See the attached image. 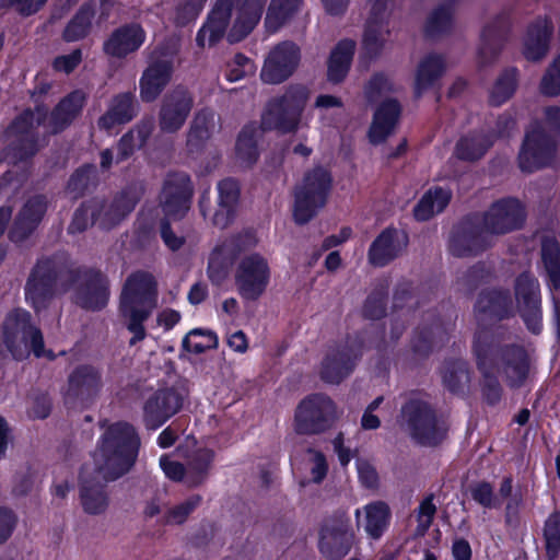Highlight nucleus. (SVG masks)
Instances as JSON below:
<instances>
[{"label":"nucleus","mask_w":560,"mask_h":560,"mask_svg":"<svg viewBox=\"0 0 560 560\" xmlns=\"http://www.w3.org/2000/svg\"><path fill=\"white\" fill-rule=\"evenodd\" d=\"M74 288V302L85 311L98 312L109 301V280L98 268L75 266L65 252L38 258L25 283V298L36 313L48 307L57 284Z\"/></svg>","instance_id":"obj_1"},{"label":"nucleus","mask_w":560,"mask_h":560,"mask_svg":"<svg viewBox=\"0 0 560 560\" xmlns=\"http://www.w3.org/2000/svg\"><path fill=\"white\" fill-rule=\"evenodd\" d=\"M268 0H215L205 24L196 35L199 47L214 46L225 35L233 8L237 4L236 18L228 33L231 44L245 39L259 24Z\"/></svg>","instance_id":"obj_2"},{"label":"nucleus","mask_w":560,"mask_h":560,"mask_svg":"<svg viewBox=\"0 0 560 560\" xmlns=\"http://www.w3.org/2000/svg\"><path fill=\"white\" fill-rule=\"evenodd\" d=\"M472 353L475 359H480L483 354L486 364L502 375L510 389L524 387L534 370L532 357L524 345L504 343L490 329H481L475 334Z\"/></svg>","instance_id":"obj_3"},{"label":"nucleus","mask_w":560,"mask_h":560,"mask_svg":"<svg viewBox=\"0 0 560 560\" xmlns=\"http://www.w3.org/2000/svg\"><path fill=\"white\" fill-rule=\"evenodd\" d=\"M143 194L141 185L130 183L115 192L110 199L95 196L83 201L74 210L68 233H83L90 225H97L104 231L116 228L132 213Z\"/></svg>","instance_id":"obj_4"},{"label":"nucleus","mask_w":560,"mask_h":560,"mask_svg":"<svg viewBox=\"0 0 560 560\" xmlns=\"http://www.w3.org/2000/svg\"><path fill=\"white\" fill-rule=\"evenodd\" d=\"M158 283L154 277L147 271L131 273L124 285L119 312L121 317L128 319L127 329L132 334L129 346H136L147 337L144 323L156 304Z\"/></svg>","instance_id":"obj_5"},{"label":"nucleus","mask_w":560,"mask_h":560,"mask_svg":"<svg viewBox=\"0 0 560 560\" xmlns=\"http://www.w3.org/2000/svg\"><path fill=\"white\" fill-rule=\"evenodd\" d=\"M140 445V436L132 424L120 421L109 425L100 445L104 477L114 481L126 475L138 458Z\"/></svg>","instance_id":"obj_6"},{"label":"nucleus","mask_w":560,"mask_h":560,"mask_svg":"<svg viewBox=\"0 0 560 560\" xmlns=\"http://www.w3.org/2000/svg\"><path fill=\"white\" fill-rule=\"evenodd\" d=\"M400 416L411 439L421 446L435 447L447 438V421L424 399L409 397L401 406Z\"/></svg>","instance_id":"obj_7"},{"label":"nucleus","mask_w":560,"mask_h":560,"mask_svg":"<svg viewBox=\"0 0 560 560\" xmlns=\"http://www.w3.org/2000/svg\"><path fill=\"white\" fill-rule=\"evenodd\" d=\"M366 350V332L357 330L328 347L320 363L323 382L339 385L348 378L361 362Z\"/></svg>","instance_id":"obj_8"},{"label":"nucleus","mask_w":560,"mask_h":560,"mask_svg":"<svg viewBox=\"0 0 560 560\" xmlns=\"http://www.w3.org/2000/svg\"><path fill=\"white\" fill-rule=\"evenodd\" d=\"M332 182L331 172L322 165L305 172L301 185L294 189L292 217L295 224H307L326 206Z\"/></svg>","instance_id":"obj_9"},{"label":"nucleus","mask_w":560,"mask_h":560,"mask_svg":"<svg viewBox=\"0 0 560 560\" xmlns=\"http://www.w3.org/2000/svg\"><path fill=\"white\" fill-rule=\"evenodd\" d=\"M308 100V90L302 84L289 85L284 93L271 98L261 115V129L281 133L294 132Z\"/></svg>","instance_id":"obj_10"},{"label":"nucleus","mask_w":560,"mask_h":560,"mask_svg":"<svg viewBox=\"0 0 560 560\" xmlns=\"http://www.w3.org/2000/svg\"><path fill=\"white\" fill-rule=\"evenodd\" d=\"M3 343L15 360L23 358L19 340L26 346L36 358L44 352V336L42 330L32 323V314L21 307L10 311L2 325Z\"/></svg>","instance_id":"obj_11"},{"label":"nucleus","mask_w":560,"mask_h":560,"mask_svg":"<svg viewBox=\"0 0 560 560\" xmlns=\"http://www.w3.org/2000/svg\"><path fill=\"white\" fill-rule=\"evenodd\" d=\"M515 311L526 329L538 336L544 329L542 295L538 278L529 270L520 272L513 283Z\"/></svg>","instance_id":"obj_12"},{"label":"nucleus","mask_w":560,"mask_h":560,"mask_svg":"<svg viewBox=\"0 0 560 560\" xmlns=\"http://www.w3.org/2000/svg\"><path fill=\"white\" fill-rule=\"evenodd\" d=\"M559 141L548 135L541 122L537 121L525 131L517 165L523 173L532 174L549 167L556 160Z\"/></svg>","instance_id":"obj_13"},{"label":"nucleus","mask_w":560,"mask_h":560,"mask_svg":"<svg viewBox=\"0 0 560 560\" xmlns=\"http://www.w3.org/2000/svg\"><path fill=\"white\" fill-rule=\"evenodd\" d=\"M102 388V370L89 363L79 364L68 375L67 385L61 392L63 404L68 409H88Z\"/></svg>","instance_id":"obj_14"},{"label":"nucleus","mask_w":560,"mask_h":560,"mask_svg":"<svg viewBox=\"0 0 560 560\" xmlns=\"http://www.w3.org/2000/svg\"><path fill=\"white\" fill-rule=\"evenodd\" d=\"M336 405L322 393L310 394L298 405L294 431L300 435H317L329 430L335 421Z\"/></svg>","instance_id":"obj_15"},{"label":"nucleus","mask_w":560,"mask_h":560,"mask_svg":"<svg viewBox=\"0 0 560 560\" xmlns=\"http://www.w3.org/2000/svg\"><path fill=\"white\" fill-rule=\"evenodd\" d=\"M270 279L268 259L256 252L243 256L235 268V288L244 302L258 301L266 293Z\"/></svg>","instance_id":"obj_16"},{"label":"nucleus","mask_w":560,"mask_h":560,"mask_svg":"<svg viewBox=\"0 0 560 560\" xmlns=\"http://www.w3.org/2000/svg\"><path fill=\"white\" fill-rule=\"evenodd\" d=\"M10 139L5 151L7 158L14 164L30 162L39 151V135L34 126V113L23 109L7 128Z\"/></svg>","instance_id":"obj_17"},{"label":"nucleus","mask_w":560,"mask_h":560,"mask_svg":"<svg viewBox=\"0 0 560 560\" xmlns=\"http://www.w3.org/2000/svg\"><path fill=\"white\" fill-rule=\"evenodd\" d=\"M487 233L480 214L469 213L453 228L448 240V250L457 258L480 255L491 246Z\"/></svg>","instance_id":"obj_18"},{"label":"nucleus","mask_w":560,"mask_h":560,"mask_svg":"<svg viewBox=\"0 0 560 560\" xmlns=\"http://www.w3.org/2000/svg\"><path fill=\"white\" fill-rule=\"evenodd\" d=\"M354 532L345 511H338L326 518L319 530L318 549L330 560L347 556L354 544Z\"/></svg>","instance_id":"obj_19"},{"label":"nucleus","mask_w":560,"mask_h":560,"mask_svg":"<svg viewBox=\"0 0 560 560\" xmlns=\"http://www.w3.org/2000/svg\"><path fill=\"white\" fill-rule=\"evenodd\" d=\"M188 395L184 386L173 385L158 388L143 405V423L149 430H158L178 413Z\"/></svg>","instance_id":"obj_20"},{"label":"nucleus","mask_w":560,"mask_h":560,"mask_svg":"<svg viewBox=\"0 0 560 560\" xmlns=\"http://www.w3.org/2000/svg\"><path fill=\"white\" fill-rule=\"evenodd\" d=\"M195 106L194 93L184 84L168 90L161 100L158 113L159 128L163 133H176L186 124Z\"/></svg>","instance_id":"obj_21"},{"label":"nucleus","mask_w":560,"mask_h":560,"mask_svg":"<svg viewBox=\"0 0 560 560\" xmlns=\"http://www.w3.org/2000/svg\"><path fill=\"white\" fill-rule=\"evenodd\" d=\"M486 231L491 235H504L523 228L526 213L522 202L513 197L494 201L480 215Z\"/></svg>","instance_id":"obj_22"},{"label":"nucleus","mask_w":560,"mask_h":560,"mask_svg":"<svg viewBox=\"0 0 560 560\" xmlns=\"http://www.w3.org/2000/svg\"><path fill=\"white\" fill-rule=\"evenodd\" d=\"M192 185L183 172L168 173L164 179L160 202L165 217L182 218L189 209Z\"/></svg>","instance_id":"obj_23"},{"label":"nucleus","mask_w":560,"mask_h":560,"mask_svg":"<svg viewBox=\"0 0 560 560\" xmlns=\"http://www.w3.org/2000/svg\"><path fill=\"white\" fill-rule=\"evenodd\" d=\"M512 30L511 16L508 12L499 13L481 31L477 59L480 67L492 65L500 56Z\"/></svg>","instance_id":"obj_24"},{"label":"nucleus","mask_w":560,"mask_h":560,"mask_svg":"<svg viewBox=\"0 0 560 560\" xmlns=\"http://www.w3.org/2000/svg\"><path fill=\"white\" fill-rule=\"evenodd\" d=\"M300 48L293 42H282L270 50L260 77L264 82L279 84L290 78L299 66Z\"/></svg>","instance_id":"obj_25"},{"label":"nucleus","mask_w":560,"mask_h":560,"mask_svg":"<svg viewBox=\"0 0 560 560\" xmlns=\"http://www.w3.org/2000/svg\"><path fill=\"white\" fill-rule=\"evenodd\" d=\"M409 235L405 230L390 225L373 240L368 249V261L375 268L388 266L408 247Z\"/></svg>","instance_id":"obj_26"},{"label":"nucleus","mask_w":560,"mask_h":560,"mask_svg":"<svg viewBox=\"0 0 560 560\" xmlns=\"http://www.w3.org/2000/svg\"><path fill=\"white\" fill-rule=\"evenodd\" d=\"M48 210V199L44 194L31 196L21 207L9 230L13 243H23L31 237L42 223Z\"/></svg>","instance_id":"obj_27"},{"label":"nucleus","mask_w":560,"mask_h":560,"mask_svg":"<svg viewBox=\"0 0 560 560\" xmlns=\"http://www.w3.org/2000/svg\"><path fill=\"white\" fill-rule=\"evenodd\" d=\"M147 33L143 26L137 22L125 23L112 31L103 42V52L116 59H126L137 52L145 43Z\"/></svg>","instance_id":"obj_28"},{"label":"nucleus","mask_w":560,"mask_h":560,"mask_svg":"<svg viewBox=\"0 0 560 560\" xmlns=\"http://www.w3.org/2000/svg\"><path fill=\"white\" fill-rule=\"evenodd\" d=\"M174 63L168 58H155L149 62L139 79V93L143 103L155 102L172 81Z\"/></svg>","instance_id":"obj_29"},{"label":"nucleus","mask_w":560,"mask_h":560,"mask_svg":"<svg viewBox=\"0 0 560 560\" xmlns=\"http://www.w3.org/2000/svg\"><path fill=\"white\" fill-rule=\"evenodd\" d=\"M139 112V103L132 91L114 95L106 112L98 117L97 127L109 131L116 126L127 125L132 121Z\"/></svg>","instance_id":"obj_30"},{"label":"nucleus","mask_w":560,"mask_h":560,"mask_svg":"<svg viewBox=\"0 0 560 560\" xmlns=\"http://www.w3.org/2000/svg\"><path fill=\"white\" fill-rule=\"evenodd\" d=\"M476 308L479 313L499 322L516 315L512 294L506 288L482 290L477 298Z\"/></svg>","instance_id":"obj_31"},{"label":"nucleus","mask_w":560,"mask_h":560,"mask_svg":"<svg viewBox=\"0 0 560 560\" xmlns=\"http://www.w3.org/2000/svg\"><path fill=\"white\" fill-rule=\"evenodd\" d=\"M553 25L548 16L535 19L526 30L523 55L529 61L541 60L549 50Z\"/></svg>","instance_id":"obj_32"},{"label":"nucleus","mask_w":560,"mask_h":560,"mask_svg":"<svg viewBox=\"0 0 560 560\" xmlns=\"http://www.w3.org/2000/svg\"><path fill=\"white\" fill-rule=\"evenodd\" d=\"M401 114L400 103L396 98L382 102L375 109L368 137L372 144L384 142L394 131Z\"/></svg>","instance_id":"obj_33"},{"label":"nucleus","mask_w":560,"mask_h":560,"mask_svg":"<svg viewBox=\"0 0 560 560\" xmlns=\"http://www.w3.org/2000/svg\"><path fill=\"white\" fill-rule=\"evenodd\" d=\"M85 100V94L80 90H74L62 97L49 115L51 132L56 135L66 130L81 114Z\"/></svg>","instance_id":"obj_34"},{"label":"nucleus","mask_w":560,"mask_h":560,"mask_svg":"<svg viewBox=\"0 0 560 560\" xmlns=\"http://www.w3.org/2000/svg\"><path fill=\"white\" fill-rule=\"evenodd\" d=\"M355 52V42L350 38L339 40L327 60V80L332 84L343 82L351 69Z\"/></svg>","instance_id":"obj_35"},{"label":"nucleus","mask_w":560,"mask_h":560,"mask_svg":"<svg viewBox=\"0 0 560 560\" xmlns=\"http://www.w3.org/2000/svg\"><path fill=\"white\" fill-rule=\"evenodd\" d=\"M493 143L492 133L472 130L457 140L454 154L460 161L476 162L486 155Z\"/></svg>","instance_id":"obj_36"},{"label":"nucleus","mask_w":560,"mask_h":560,"mask_svg":"<svg viewBox=\"0 0 560 560\" xmlns=\"http://www.w3.org/2000/svg\"><path fill=\"white\" fill-rule=\"evenodd\" d=\"M452 191L441 186L428 189L413 207V218L418 222H425L435 214L443 212L450 205Z\"/></svg>","instance_id":"obj_37"},{"label":"nucleus","mask_w":560,"mask_h":560,"mask_svg":"<svg viewBox=\"0 0 560 560\" xmlns=\"http://www.w3.org/2000/svg\"><path fill=\"white\" fill-rule=\"evenodd\" d=\"M446 69L443 56L430 52L418 65L415 79V97L419 98L442 78Z\"/></svg>","instance_id":"obj_38"},{"label":"nucleus","mask_w":560,"mask_h":560,"mask_svg":"<svg viewBox=\"0 0 560 560\" xmlns=\"http://www.w3.org/2000/svg\"><path fill=\"white\" fill-rule=\"evenodd\" d=\"M215 453L211 448L199 447L186 456L187 486H201L210 475Z\"/></svg>","instance_id":"obj_39"},{"label":"nucleus","mask_w":560,"mask_h":560,"mask_svg":"<svg viewBox=\"0 0 560 560\" xmlns=\"http://www.w3.org/2000/svg\"><path fill=\"white\" fill-rule=\"evenodd\" d=\"M152 130V122L142 120L125 132L116 144L115 162L119 164L129 160L137 149H141L147 143Z\"/></svg>","instance_id":"obj_40"},{"label":"nucleus","mask_w":560,"mask_h":560,"mask_svg":"<svg viewBox=\"0 0 560 560\" xmlns=\"http://www.w3.org/2000/svg\"><path fill=\"white\" fill-rule=\"evenodd\" d=\"M95 13L94 4L91 2L81 4L66 24L61 35L62 39L66 43H74L88 37L92 31Z\"/></svg>","instance_id":"obj_41"},{"label":"nucleus","mask_w":560,"mask_h":560,"mask_svg":"<svg viewBox=\"0 0 560 560\" xmlns=\"http://www.w3.org/2000/svg\"><path fill=\"white\" fill-rule=\"evenodd\" d=\"M444 332L443 324L438 317L429 325L418 326L410 340L412 354L421 360L428 359L433 351L435 339Z\"/></svg>","instance_id":"obj_42"},{"label":"nucleus","mask_w":560,"mask_h":560,"mask_svg":"<svg viewBox=\"0 0 560 560\" xmlns=\"http://www.w3.org/2000/svg\"><path fill=\"white\" fill-rule=\"evenodd\" d=\"M540 258L550 290L560 292V243L556 237L541 238Z\"/></svg>","instance_id":"obj_43"},{"label":"nucleus","mask_w":560,"mask_h":560,"mask_svg":"<svg viewBox=\"0 0 560 560\" xmlns=\"http://www.w3.org/2000/svg\"><path fill=\"white\" fill-rule=\"evenodd\" d=\"M389 280L383 278L376 281L362 305V316L370 320H380L387 315Z\"/></svg>","instance_id":"obj_44"},{"label":"nucleus","mask_w":560,"mask_h":560,"mask_svg":"<svg viewBox=\"0 0 560 560\" xmlns=\"http://www.w3.org/2000/svg\"><path fill=\"white\" fill-rule=\"evenodd\" d=\"M455 1L446 0L445 3L432 10L424 24V35L427 38H435L452 31Z\"/></svg>","instance_id":"obj_45"},{"label":"nucleus","mask_w":560,"mask_h":560,"mask_svg":"<svg viewBox=\"0 0 560 560\" xmlns=\"http://www.w3.org/2000/svg\"><path fill=\"white\" fill-rule=\"evenodd\" d=\"M100 182L96 165L84 163L79 166L67 182V191L74 198H82L94 190Z\"/></svg>","instance_id":"obj_46"},{"label":"nucleus","mask_w":560,"mask_h":560,"mask_svg":"<svg viewBox=\"0 0 560 560\" xmlns=\"http://www.w3.org/2000/svg\"><path fill=\"white\" fill-rule=\"evenodd\" d=\"M236 159L246 167L255 165L259 159L257 128L254 122L243 126L235 142Z\"/></svg>","instance_id":"obj_47"},{"label":"nucleus","mask_w":560,"mask_h":560,"mask_svg":"<svg viewBox=\"0 0 560 560\" xmlns=\"http://www.w3.org/2000/svg\"><path fill=\"white\" fill-rule=\"evenodd\" d=\"M518 85V70L515 67L505 68L494 81L490 93L489 104L499 107L506 103L516 92Z\"/></svg>","instance_id":"obj_48"},{"label":"nucleus","mask_w":560,"mask_h":560,"mask_svg":"<svg viewBox=\"0 0 560 560\" xmlns=\"http://www.w3.org/2000/svg\"><path fill=\"white\" fill-rule=\"evenodd\" d=\"M365 513L364 530L372 539H380L387 529L390 521L389 506L381 501L368 504L363 508Z\"/></svg>","instance_id":"obj_49"},{"label":"nucleus","mask_w":560,"mask_h":560,"mask_svg":"<svg viewBox=\"0 0 560 560\" xmlns=\"http://www.w3.org/2000/svg\"><path fill=\"white\" fill-rule=\"evenodd\" d=\"M483 359H486L483 354H481L480 359H475L477 370L482 377L480 382L481 396L488 406L494 407L502 399L503 387L495 372L491 369V366L486 364Z\"/></svg>","instance_id":"obj_50"},{"label":"nucleus","mask_w":560,"mask_h":560,"mask_svg":"<svg viewBox=\"0 0 560 560\" xmlns=\"http://www.w3.org/2000/svg\"><path fill=\"white\" fill-rule=\"evenodd\" d=\"M442 381L450 393H462L464 385L469 382L467 363L462 359L445 360L442 369Z\"/></svg>","instance_id":"obj_51"},{"label":"nucleus","mask_w":560,"mask_h":560,"mask_svg":"<svg viewBox=\"0 0 560 560\" xmlns=\"http://www.w3.org/2000/svg\"><path fill=\"white\" fill-rule=\"evenodd\" d=\"M302 0H271L265 24L268 30L277 31L290 21L299 11Z\"/></svg>","instance_id":"obj_52"},{"label":"nucleus","mask_w":560,"mask_h":560,"mask_svg":"<svg viewBox=\"0 0 560 560\" xmlns=\"http://www.w3.org/2000/svg\"><path fill=\"white\" fill-rule=\"evenodd\" d=\"M213 115L208 109H201L195 117L188 136L187 147L190 152L200 151L211 137L210 124Z\"/></svg>","instance_id":"obj_53"},{"label":"nucleus","mask_w":560,"mask_h":560,"mask_svg":"<svg viewBox=\"0 0 560 560\" xmlns=\"http://www.w3.org/2000/svg\"><path fill=\"white\" fill-rule=\"evenodd\" d=\"M218 347V336L211 330H205L202 328L191 329L182 341V348L184 351L201 354L207 350Z\"/></svg>","instance_id":"obj_54"},{"label":"nucleus","mask_w":560,"mask_h":560,"mask_svg":"<svg viewBox=\"0 0 560 560\" xmlns=\"http://www.w3.org/2000/svg\"><path fill=\"white\" fill-rule=\"evenodd\" d=\"M418 290L419 287L411 280H399L393 291V313L401 311L409 305L411 306L412 312H416V310L421 305V301L417 299Z\"/></svg>","instance_id":"obj_55"},{"label":"nucleus","mask_w":560,"mask_h":560,"mask_svg":"<svg viewBox=\"0 0 560 560\" xmlns=\"http://www.w3.org/2000/svg\"><path fill=\"white\" fill-rule=\"evenodd\" d=\"M208 0H176L174 7V23L185 27L195 22L201 14Z\"/></svg>","instance_id":"obj_56"},{"label":"nucleus","mask_w":560,"mask_h":560,"mask_svg":"<svg viewBox=\"0 0 560 560\" xmlns=\"http://www.w3.org/2000/svg\"><path fill=\"white\" fill-rule=\"evenodd\" d=\"M383 27L384 25H374L373 23L365 24L362 37V55L370 60L376 59L384 48Z\"/></svg>","instance_id":"obj_57"},{"label":"nucleus","mask_w":560,"mask_h":560,"mask_svg":"<svg viewBox=\"0 0 560 560\" xmlns=\"http://www.w3.org/2000/svg\"><path fill=\"white\" fill-rule=\"evenodd\" d=\"M435 495L430 493L424 497L419 506L415 510L417 526L415 528V535L418 537H423L429 528L431 527L434 516L438 511V506L434 502Z\"/></svg>","instance_id":"obj_58"},{"label":"nucleus","mask_w":560,"mask_h":560,"mask_svg":"<svg viewBox=\"0 0 560 560\" xmlns=\"http://www.w3.org/2000/svg\"><path fill=\"white\" fill-rule=\"evenodd\" d=\"M544 538L546 553L550 560L558 557L560 552V513H551L545 522Z\"/></svg>","instance_id":"obj_59"},{"label":"nucleus","mask_w":560,"mask_h":560,"mask_svg":"<svg viewBox=\"0 0 560 560\" xmlns=\"http://www.w3.org/2000/svg\"><path fill=\"white\" fill-rule=\"evenodd\" d=\"M539 90L545 96L555 97L560 95V55L552 60L544 73Z\"/></svg>","instance_id":"obj_60"},{"label":"nucleus","mask_w":560,"mask_h":560,"mask_svg":"<svg viewBox=\"0 0 560 560\" xmlns=\"http://www.w3.org/2000/svg\"><path fill=\"white\" fill-rule=\"evenodd\" d=\"M219 207L236 209L240 200L241 188L236 179L223 178L218 183Z\"/></svg>","instance_id":"obj_61"},{"label":"nucleus","mask_w":560,"mask_h":560,"mask_svg":"<svg viewBox=\"0 0 560 560\" xmlns=\"http://www.w3.org/2000/svg\"><path fill=\"white\" fill-rule=\"evenodd\" d=\"M393 85L384 72H375L364 86V95L369 103H375L383 92H392Z\"/></svg>","instance_id":"obj_62"},{"label":"nucleus","mask_w":560,"mask_h":560,"mask_svg":"<svg viewBox=\"0 0 560 560\" xmlns=\"http://www.w3.org/2000/svg\"><path fill=\"white\" fill-rule=\"evenodd\" d=\"M83 52L81 48H74L68 55H60L54 58L52 69L56 72H62L66 74L72 73L82 62Z\"/></svg>","instance_id":"obj_63"},{"label":"nucleus","mask_w":560,"mask_h":560,"mask_svg":"<svg viewBox=\"0 0 560 560\" xmlns=\"http://www.w3.org/2000/svg\"><path fill=\"white\" fill-rule=\"evenodd\" d=\"M52 410V399L47 392H40L33 396L32 406L28 410L31 419H47Z\"/></svg>","instance_id":"obj_64"}]
</instances>
